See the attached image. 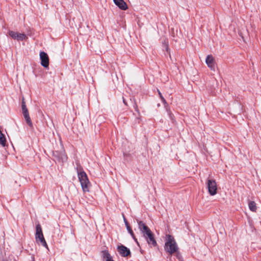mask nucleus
Masks as SVG:
<instances>
[{"label": "nucleus", "instance_id": "f257e3e1", "mask_svg": "<svg viewBox=\"0 0 261 261\" xmlns=\"http://www.w3.org/2000/svg\"><path fill=\"white\" fill-rule=\"evenodd\" d=\"M165 241V251L170 255L175 254L176 256L179 257V248L174 237L170 234H166Z\"/></svg>", "mask_w": 261, "mask_h": 261}, {"label": "nucleus", "instance_id": "f8f14e48", "mask_svg": "<svg viewBox=\"0 0 261 261\" xmlns=\"http://www.w3.org/2000/svg\"><path fill=\"white\" fill-rule=\"evenodd\" d=\"M102 256L103 258L106 259V261H114L112 256L107 250L102 251Z\"/></svg>", "mask_w": 261, "mask_h": 261}, {"label": "nucleus", "instance_id": "0eeeda50", "mask_svg": "<svg viewBox=\"0 0 261 261\" xmlns=\"http://www.w3.org/2000/svg\"><path fill=\"white\" fill-rule=\"evenodd\" d=\"M40 59L41 65L45 68H47L49 65V58L47 54L44 51H41L40 53Z\"/></svg>", "mask_w": 261, "mask_h": 261}, {"label": "nucleus", "instance_id": "ddd939ff", "mask_svg": "<svg viewBox=\"0 0 261 261\" xmlns=\"http://www.w3.org/2000/svg\"><path fill=\"white\" fill-rule=\"evenodd\" d=\"M0 144L1 145H2L3 147L5 146L6 144V138L1 130H0Z\"/></svg>", "mask_w": 261, "mask_h": 261}, {"label": "nucleus", "instance_id": "7ed1b4c3", "mask_svg": "<svg viewBox=\"0 0 261 261\" xmlns=\"http://www.w3.org/2000/svg\"><path fill=\"white\" fill-rule=\"evenodd\" d=\"M77 170L78 178L83 192H89L91 185L87 174L80 168H77Z\"/></svg>", "mask_w": 261, "mask_h": 261}, {"label": "nucleus", "instance_id": "a211bd4d", "mask_svg": "<svg viewBox=\"0 0 261 261\" xmlns=\"http://www.w3.org/2000/svg\"><path fill=\"white\" fill-rule=\"evenodd\" d=\"M129 233L130 234V235L132 236V237L137 241L136 239H135L134 232L132 230H130L128 231Z\"/></svg>", "mask_w": 261, "mask_h": 261}, {"label": "nucleus", "instance_id": "aec40b11", "mask_svg": "<svg viewBox=\"0 0 261 261\" xmlns=\"http://www.w3.org/2000/svg\"><path fill=\"white\" fill-rule=\"evenodd\" d=\"M123 102H124L125 104H126V103H125V101L124 99H123Z\"/></svg>", "mask_w": 261, "mask_h": 261}, {"label": "nucleus", "instance_id": "1a4fd4ad", "mask_svg": "<svg viewBox=\"0 0 261 261\" xmlns=\"http://www.w3.org/2000/svg\"><path fill=\"white\" fill-rule=\"evenodd\" d=\"M118 251L122 256L124 257L128 256L130 253L129 250L123 245L118 247Z\"/></svg>", "mask_w": 261, "mask_h": 261}, {"label": "nucleus", "instance_id": "9b49d317", "mask_svg": "<svg viewBox=\"0 0 261 261\" xmlns=\"http://www.w3.org/2000/svg\"><path fill=\"white\" fill-rule=\"evenodd\" d=\"M22 113H23L24 118V119H25L27 124L29 126H32V123L31 118H30V116H29V112L27 111V112H23Z\"/></svg>", "mask_w": 261, "mask_h": 261}, {"label": "nucleus", "instance_id": "2eb2a0df", "mask_svg": "<svg viewBox=\"0 0 261 261\" xmlns=\"http://www.w3.org/2000/svg\"><path fill=\"white\" fill-rule=\"evenodd\" d=\"M158 91L159 94V95H160V98H161V99H162V101H163V102L164 103L166 104V100H165V98H164L163 97V96H162V94H161V92H160L159 90H158Z\"/></svg>", "mask_w": 261, "mask_h": 261}, {"label": "nucleus", "instance_id": "dca6fc26", "mask_svg": "<svg viewBox=\"0 0 261 261\" xmlns=\"http://www.w3.org/2000/svg\"><path fill=\"white\" fill-rule=\"evenodd\" d=\"M124 221H125V225L127 227V229L128 231H129L130 230H132V229L130 228V226L128 225V223L126 221L125 219H124Z\"/></svg>", "mask_w": 261, "mask_h": 261}, {"label": "nucleus", "instance_id": "4468645a", "mask_svg": "<svg viewBox=\"0 0 261 261\" xmlns=\"http://www.w3.org/2000/svg\"><path fill=\"white\" fill-rule=\"evenodd\" d=\"M249 209L252 212H255L256 210V204L254 201H251L249 203Z\"/></svg>", "mask_w": 261, "mask_h": 261}, {"label": "nucleus", "instance_id": "20e7f679", "mask_svg": "<svg viewBox=\"0 0 261 261\" xmlns=\"http://www.w3.org/2000/svg\"><path fill=\"white\" fill-rule=\"evenodd\" d=\"M35 240L37 243L40 242L43 246L48 249V246L42 233L41 227L39 224H37L36 226Z\"/></svg>", "mask_w": 261, "mask_h": 261}, {"label": "nucleus", "instance_id": "9d476101", "mask_svg": "<svg viewBox=\"0 0 261 261\" xmlns=\"http://www.w3.org/2000/svg\"><path fill=\"white\" fill-rule=\"evenodd\" d=\"M113 1L119 9L122 10H126L128 9L126 3L123 0H113Z\"/></svg>", "mask_w": 261, "mask_h": 261}, {"label": "nucleus", "instance_id": "6e6552de", "mask_svg": "<svg viewBox=\"0 0 261 261\" xmlns=\"http://www.w3.org/2000/svg\"><path fill=\"white\" fill-rule=\"evenodd\" d=\"M206 63L208 67L212 70H215L214 59L211 55H208L206 59Z\"/></svg>", "mask_w": 261, "mask_h": 261}, {"label": "nucleus", "instance_id": "39448f33", "mask_svg": "<svg viewBox=\"0 0 261 261\" xmlns=\"http://www.w3.org/2000/svg\"><path fill=\"white\" fill-rule=\"evenodd\" d=\"M207 188L208 193L211 196H214L217 194V187L215 180L208 179L207 182Z\"/></svg>", "mask_w": 261, "mask_h": 261}, {"label": "nucleus", "instance_id": "423d86ee", "mask_svg": "<svg viewBox=\"0 0 261 261\" xmlns=\"http://www.w3.org/2000/svg\"><path fill=\"white\" fill-rule=\"evenodd\" d=\"M9 35L13 39L17 41L26 40L28 39V36L24 33H20L17 32L10 31L9 32Z\"/></svg>", "mask_w": 261, "mask_h": 261}, {"label": "nucleus", "instance_id": "f03ea898", "mask_svg": "<svg viewBox=\"0 0 261 261\" xmlns=\"http://www.w3.org/2000/svg\"><path fill=\"white\" fill-rule=\"evenodd\" d=\"M138 223L139 228L143 234V236L146 239L148 244L153 247L156 246L157 243L154 238L153 234L150 229L143 222L140 221H138Z\"/></svg>", "mask_w": 261, "mask_h": 261}, {"label": "nucleus", "instance_id": "f3484780", "mask_svg": "<svg viewBox=\"0 0 261 261\" xmlns=\"http://www.w3.org/2000/svg\"><path fill=\"white\" fill-rule=\"evenodd\" d=\"M22 113L28 111V110L27 108L26 105L22 106Z\"/></svg>", "mask_w": 261, "mask_h": 261}, {"label": "nucleus", "instance_id": "6ab92c4d", "mask_svg": "<svg viewBox=\"0 0 261 261\" xmlns=\"http://www.w3.org/2000/svg\"><path fill=\"white\" fill-rule=\"evenodd\" d=\"M23 105H25V103L24 99H23L22 101V106H23Z\"/></svg>", "mask_w": 261, "mask_h": 261}]
</instances>
